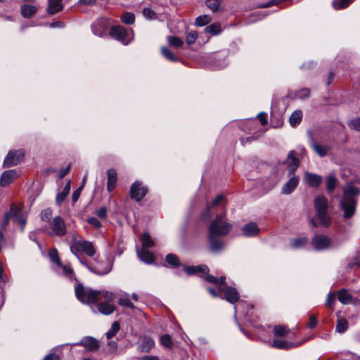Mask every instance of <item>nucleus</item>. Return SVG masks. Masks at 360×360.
<instances>
[{"label": "nucleus", "instance_id": "69168bd1", "mask_svg": "<svg viewBox=\"0 0 360 360\" xmlns=\"http://www.w3.org/2000/svg\"><path fill=\"white\" fill-rule=\"evenodd\" d=\"M11 218V217L10 216V214L6 212L4 215V219L2 221V224H1L2 228H4V229L6 228Z\"/></svg>", "mask_w": 360, "mask_h": 360}, {"label": "nucleus", "instance_id": "052dcab7", "mask_svg": "<svg viewBox=\"0 0 360 360\" xmlns=\"http://www.w3.org/2000/svg\"><path fill=\"white\" fill-rule=\"evenodd\" d=\"M82 189V186H81L79 188H78L76 191H74L72 195V200L73 202H75L77 201L78 198L80 196L81 191Z\"/></svg>", "mask_w": 360, "mask_h": 360}, {"label": "nucleus", "instance_id": "6e6552de", "mask_svg": "<svg viewBox=\"0 0 360 360\" xmlns=\"http://www.w3.org/2000/svg\"><path fill=\"white\" fill-rule=\"evenodd\" d=\"M25 152L22 149L17 150H11L8 153L4 161V166L10 167L17 165L21 162L24 158Z\"/></svg>", "mask_w": 360, "mask_h": 360}, {"label": "nucleus", "instance_id": "680f3d73", "mask_svg": "<svg viewBox=\"0 0 360 360\" xmlns=\"http://www.w3.org/2000/svg\"><path fill=\"white\" fill-rule=\"evenodd\" d=\"M70 170V165H68L67 167L61 168L60 171L58 172V177L60 179H63L65 177V176L69 172Z\"/></svg>", "mask_w": 360, "mask_h": 360}, {"label": "nucleus", "instance_id": "393cba45", "mask_svg": "<svg viewBox=\"0 0 360 360\" xmlns=\"http://www.w3.org/2000/svg\"><path fill=\"white\" fill-rule=\"evenodd\" d=\"M37 8L33 5L24 4L20 7L21 14L25 18H31L37 13Z\"/></svg>", "mask_w": 360, "mask_h": 360}, {"label": "nucleus", "instance_id": "5701e85b", "mask_svg": "<svg viewBox=\"0 0 360 360\" xmlns=\"http://www.w3.org/2000/svg\"><path fill=\"white\" fill-rule=\"evenodd\" d=\"M108 181L107 190L111 192L114 190L117 183V173L113 169L107 171Z\"/></svg>", "mask_w": 360, "mask_h": 360}, {"label": "nucleus", "instance_id": "412c9836", "mask_svg": "<svg viewBox=\"0 0 360 360\" xmlns=\"http://www.w3.org/2000/svg\"><path fill=\"white\" fill-rule=\"evenodd\" d=\"M259 229L255 223L251 222L245 225L242 229V233L245 236L252 237L258 234Z\"/></svg>", "mask_w": 360, "mask_h": 360}, {"label": "nucleus", "instance_id": "bb28decb", "mask_svg": "<svg viewBox=\"0 0 360 360\" xmlns=\"http://www.w3.org/2000/svg\"><path fill=\"white\" fill-rule=\"evenodd\" d=\"M338 179L334 173H330L326 176V189L328 193H332L335 190L338 184Z\"/></svg>", "mask_w": 360, "mask_h": 360}, {"label": "nucleus", "instance_id": "39448f33", "mask_svg": "<svg viewBox=\"0 0 360 360\" xmlns=\"http://www.w3.org/2000/svg\"><path fill=\"white\" fill-rule=\"evenodd\" d=\"M314 205L319 224L323 226H328L330 224V219L327 212L328 206L327 198L321 195L316 196L314 200Z\"/></svg>", "mask_w": 360, "mask_h": 360}, {"label": "nucleus", "instance_id": "4d7b16f0", "mask_svg": "<svg viewBox=\"0 0 360 360\" xmlns=\"http://www.w3.org/2000/svg\"><path fill=\"white\" fill-rule=\"evenodd\" d=\"M41 216L44 221H48L51 219L52 216V210L49 208L45 209L41 212Z\"/></svg>", "mask_w": 360, "mask_h": 360}, {"label": "nucleus", "instance_id": "c85d7f7f", "mask_svg": "<svg viewBox=\"0 0 360 360\" xmlns=\"http://www.w3.org/2000/svg\"><path fill=\"white\" fill-rule=\"evenodd\" d=\"M290 330L285 326L276 325L274 327L273 333L276 338L285 337L288 335Z\"/></svg>", "mask_w": 360, "mask_h": 360}, {"label": "nucleus", "instance_id": "603ef678", "mask_svg": "<svg viewBox=\"0 0 360 360\" xmlns=\"http://www.w3.org/2000/svg\"><path fill=\"white\" fill-rule=\"evenodd\" d=\"M91 271L95 272L98 275H105L109 273L112 269V265L108 262V266L103 269H93L91 268H89Z\"/></svg>", "mask_w": 360, "mask_h": 360}, {"label": "nucleus", "instance_id": "2f4dec72", "mask_svg": "<svg viewBox=\"0 0 360 360\" xmlns=\"http://www.w3.org/2000/svg\"><path fill=\"white\" fill-rule=\"evenodd\" d=\"M92 30L94 34L101 37L105 32V26L101 20L96 21L92 25Z\"/></svg>", "mask_w": 360, "mask_h": 360}, {"label": "nucleus", "instance_id": "de8ad7c7", "mask_svg": "<svg viewBox=\"0 0 360 360\" xmlns=\"http://www.w3.org/2000/svg\"><path fill=\"white\" fill-rule=\"evenodd\" d=\"M307 241V240L304 237L295 238L291 241L290 246L292 248H300L306 244Z\"/></svg>", "mask_w": 360, "mask_h": 360}, {"label": "nucleus", "instance_id": "b1692460", "mask_svg": "<svg viewBox=\"0 0 360 360\" xmlns=\"http://www.w3.org/2000/svg\"><path fill=\"white\" fill-rule=\"evenodd\" d=\"M224 200V196L223 195H219L218 196H217V198L212 202L210 205H207L205 210L203 212L202 214V217L204 219H207L210 217L212 208L219 205Z\"/></svg>", "mask_w": 360, "mask_h": 360}, {"label": "nucleus", "instance_id": "09e8293b", "mask_svg": "<svg viewBox=\"0 0 360 360\" xmlns=\"http://www.w3.org/2000/svg\"><path fill=\"white\" fill-rule=\"evenodd\" d=\"M166 261L168 264L174 266H179L180 265L178 257L174 254H168L166 256Z\"/></svg>", "mask_w": 360, "mask_h": 360}, {"label": "nucleus", "instance_id": "a19ab883", "mask_svg": "<svg viewBox=\"0 0 360 360\" xmlns=\"http://www.w3.org/2000/svg\"><path fill=\"white\" fill-rule=\"evenodd\" d=\"M49 257L52 262L56 266L61 265V262L59 258L58 252L56 248H52L49 252Z\"/></svg>", "mask_w": 360, "mask_h": 360}, {"label": "nucleus", "instance_id": "aec40b11", "mask_svg": "<svg viewBox=\"0 0 360 360\" xmlns=\"http://www.w3.org/2000/svg\"><path fill=\"white\" fill-rule=\"evenodd\" d=\"M136 253H137V255H138L139 258L140 259V260H141L142 262H143L146 264H151L154 261L153 255L150 251H148L147 249L138 248L136 250Z\"/></svg>", "mask_w": 360, "mask_h": 360}, {"label": "nucleus", "instance_id": "49530a36", "mask_svg": "<svg viewBox=\"0 0 360 360\" xmlns=\"http://www.w3.org/2000/svg\"><path fill=\"white\" fill-rule=\"evenodd\" d=\"M122 21L127 25H132L135 20V16L132 13L127 12L121 16Z\"/></svg>", "mask_w": 360, "mask_h": 360}, {"label": "nucleus", "instance_id": "c756f323", "mask_svg": "<svg viewBox=\"0 0 360 360\" xmlns=\"http://www.w3.org/2000/svg\"><path fill=\"white\" fill-rule=\"evenodd\" d=\"M311 147L316 152V153L319 155L320 157H325L326 155H327L328 152L330 149L328 146L319 145L315 141H313L311 143Z\"/></svg>", "mask_w": 360, "mask_h": 360}, {"label": "nucleus", "instance_id": "0eeeda50", "mask_svg": "<svg viewBox=\"0 0 360 360\" xmlns=\"http://www.w3.org/2000/svg\"><path fill=\"white\" fill-rule=\"evenodd\" d=\"M70 251L75 255H77L79 252L82 251L89 257L94 256L96 253L93 243L85 240L73 241L70 245Z\"/></svg>", "mask_w": 360, "mask_h": 360}, {"label": "nucleus", "instance_id": "c03bdc74", "mask_svg": "<svg viewBox=\"0 0 360 360\" xmlns=\"http://www.w3.org/2000/svg\"><path fill=\"white\" fill-rule=\"evenodd\" d=\"M143 15L148 20H155L158 18L157 13L150 8H144L143 9Z\"/></svg>", "mask_w": 360, "mask_h": 360}, {"label": "nucleus", "instance_id": "bf43d9fd", "mask_svg": "<svg viewBox=\"0 0 360 360\" xmlns=\"http://www.w3.org/2000/svg\"><path fill=\"white\" fill-rule=\"evenodd\" d=\"M96 214L101 219H105L107 216V208L105 207H102L96 211Z\"/></svg>", "mask_w": 360, "mask_h": 360}, {"label": "nucleus", "instance_id": "4468645a", "mask_svg": "<svg viewBox=\"0 0 360 360\" xmlns=\"http://www.w3.org/2000/svg\"><path fill=\"white\" fill-rule=\"evenodd\" d=\"M74 345H81L84 347L87 350L94 352L99 347L98 342L92 337H85L79 342L74 344Z\"/></svg>", "mask_w": 360, "mask_h": 360}, {"label": "nucleus", "instance_id": "a211bd4d", "mask_svg": "<svg viewBox=\"0 0 360 360\" xmlns=\"http://www.w3.org/2000/svg\"><path fill=\"white\" fill-rule=\"evenodd\" d=\"M112 300H106L103 297L98 302H101L98 306V311L104 315H110L115 311V306L110 303Z\"/></svg>", "mask_w": 360, "mask_h": 360}, {"label": "nucleus", "instance_id": "72a5a7b5", "mask_svg": "<svg viewBox=\"0 0 360 360\" xmlns=\"http://www.w3.org/2000/svg\"><path fill=\"white\" fill-rule=\"evenodd\" d=\"M302 118V112L301 110H295L294 111L290 118H289V122L290 124L292 127L296 126L297 124H299Z\"/></svg>", "mask_w": 360, "mask_h": 360}, {"label": "nucleus", "instance_id": "7c9ffc66", "mask_svg": "<svg viewBox=\"0 0 360 360\" xmlns=\"http://www.w3.org/2000/svg\"><path fill=\"white\" fill-rule=\"evenodd\" d=\"M222 1L223 0H206L205 4L213 13H217L224 10L221 6Z\"/></svg>", "mask_w": 360, "mask_h": 360}, {"label": "nucleus", "instance_id": "8fccbe9b", "mask_svg": "<svg viewBox=\"0 0 360 360\" xmlns=\"http://www.w3.org/2000/svg\"><path fill=\"white\" fill-rule=\"evenodd\" d=\"M160 342L162 345L167 348H171L173 345L170 335L167 334L160 337Z\"/></svg>", "mask_w": 360, "mask_h": 360}, {"label": "nucleus", "instance_id": "ea45409f", "mask_svg": "<svg viewBox=\"0 0 360 360\" xmlns=\"http://www.w3.org/2000/svg\"><path fill=\"white\" fill-rule=\"evenodd\" d=\"M142 245L144 249H147L153 245L154 243L150 236L148 232H145L142 236Z\"/></svg>", "mask_w": 360, "mask_h": 360}, {"label": "nucleus", "instance_id": "20e7f679", "mask_svg": "<svg viewBox=\"0 0 360 360\" xmlns=\"http://www.w3.org/2000/svg\"><path fill=\"white\" fill-rule=\"evenodd\" d=\"M343 191V198L340 201V207L344 212V218L347 219L355 213L356 205L355 197L360 193V191L354 184H348L344 188Z\"/></svg>", "mask_w": 360, "mask_h": 360}, {"label": "nucleus", "instance_id": "f8f14e48", "mask_svg": "<svg viewBox=\"0 0 360 360\" xmlns=\"http://www.w3.org/2000/svg\"><path fill=\"white\" fill-rule=\"evenodd\" d=\"M50 227L53 232L58 236H62L66 233V226L63 219L60 217H56L50 223Z\"/></svg>", "mask_w": 360, "mask_h": 360}, {"label": "nucleus", "instance_id": "a878e982", "mask_svg": "<svg viewBox=\"0 0 360 360\" xmlns=\"http://www.w3.org/2000/svg\"><path fill=\"white\" fill-rule=\"evenodd\" d=\"M70 181H68L63 191L57 195L56 202L58 205L60 206L63 202L66 197L69 195L70 191Z\"/></svg>", "mask_w": 360, "mask_h": 360}, {"label": "nucleus", "instance_id": "58836bf2", "mask_svg": "<svg viewBox=\"0 0 360 360\" xmlns=\"http://www.w3.org/2000/svg\"><path fill=\"white\" fill-rule=\"evenodd\" d=\"M348 328V322L345 319L338 320L335 330L339 333H342L347 330Z\"/></svg>", "mask_w": 360, "mask_h": 360}, {"label": "nucleus", "instance_id": "c9c22d12", "mask_svg": "<svg viewBox=\"0 0 360 360\" xmlns=\"http://www.w3.org/2000/svg\"><path fill=\"white\" fill-rule=\"evenodd\" d=\"M221 32V25L219 23H213L205 28V32L211 34L212 35H217Z\"/></svg>", "mask_w": 360, "mask_h": 360}, {"label": "nucleus", "instance_id": "79ce46f5", "mask_svg": "<svg viewBox=\"0 0 360 360\" xmlns=\"http://www.w3.org/2000/svg\"><path fill=\"white\" fill-rule=\"evenodd\" d=\"M211 22V18L207 15H200L195 19V25L200 27L205 26Z\"/></svg>", "mask_w": 360, "mask_h": 360}, {"label": "nucleus", "instance_id": "0e129e2a", "mask_svg": "<svg viewBox=\"0 0 360 360\" xmlns=\"http://www.w3.org/2000/svg\"><path fill=\"white\" fill-rule=\"evenodd\" d=\"M257 117L263 126L266 124L267 120H266V114L265 112L259 113Z\"/></svg>", "mask_w": 360, "mask_h": 360}, {"label": "nucleus", "instance_id": "864d4df0", "mask_svg": "<svg viewBox=\"0 0 360 360\" xmlns=\"http://www.w3.org/2000/svg\"><path fill=\"white\" fill-rule=\"evenodd\" d=\"M348 125L352 129L360 131V117L352 120Z\"/></svg>", "mask_w": 360, "mask_h": 360}, {"label": "nucleus", "instance_id": "a18cd8bd", "mask_svg": "<svg viewBox=\"0 0 360 360\" xmlns=\"http://www.w3.org/2000/svg\"><path fill=\"white\" fill-rule=\"evenodd\" d=\"M120 324L117 321H115L111 326V328L106 333V337L108 339L113 338L120 330Z\"/></svg>", "mask_w": 360, "mask_h": 360}, {"label": "nucleus", "instance_id": "e433bc0d", "mask_svg": "<svg viewBox=\"0 0 360 360\" xmlns=\"http://www.w3.org/2000/svg\"><path fill=\"white\" fill-rule=\"evenodd\" d=\"M161 53L162 56L169 61L176 62L178 58L175 56L174 53L168 48L163 46L161 48Z\"/></svg>", "mask_w": 360, "mask_h": 360}, {"label": "nucleus", "instance_id": "4be33fe9", "mask_svg": "<svg viewBox=\"0 0 360 360\" xmlns=\"http://www.w3.org/2000/svg\"><path fill=\"white\" fill-rule=\"evenodd\" d=\"M63 8L62 0H49L47 13L50 15H54L60 11Z\"/></svg>", "mask_w": 360, "mask_h": 360}, {"label": "nucleus", "instance_id": "7ed1b4c3", "mask_svg": "<svg viewBox=\"0 0 360 360\" xmlns=\"http://www.w3.org/2000/svg\"><path fill=\"white\" fill-rule=\"evenodd\" d=\"M77 298L82 303L94 304L103 297L106 300H113L114 295L108 291L94 290L84 288L82 284H77L75 288Z\"/></svg>", "mask_w": 360, "mask_h": 360}, {"label": "nucleus", "instance_id": "5fc2aeb1", "mask_svg": "<svg viewBox=\"0 0 360 360\" xmlns=\"http://www.w3.org/2000/svg\"><path fill=\"white\" fill-rule=\"evenodd\" d=\"M198 37V34L195 31H192L188 33L186 41L188 44H193Z\"/></svg>", "mask_w": 360, "mask_h": 360}, {"label": "nucleus", "instance_id": "ddd939ff", "mask_svg": "<svg viewBox=\"0 0 360 360\" xmlns=\"http://www.w3.org/2000/svg\"><path fill=\"white\" fill-rule=\"evenodd\" d=\"M301 343H294L284 340H280L278 338L274 339L271 343L270 346L273 348L279 349H289L295 348L300 345Z\"/></svg>", "mask_w": 360, "mask_h": 360}, {"label": "nucleus", "instance_id": "cd10ccee", "mask_svg": "<svg viewBox=\"0 0 360 360\" xmlns=\"http://www.w3.org/2000/svg\"><path fill=\"white\" fill-rule=\"evenodd\" d=\"M56 267V271L58 274H63L70 279L73 278L74 272L69 264L63 265L61 263V265H57Z\"/></svg>", "mask_w": 360, "mask_h": 360}, {"label": "nucleus", "instance_id": "4c0bfd02", "mask_svg": "<svg viewBox=\"0 0 360 360\" xmlns=\"http://www.w3.org/2000/svg\"><path fill=\"white\" fill-rule=\"evenodd\" d=\"M354 0H333L332 5L336 10L347 7Z\"/></svg>", "mask_w": 360, "mask_h": 360}, {"label": "nucleus", "instance_id": "37998d69", "mask_svg": "<svg viewBox=\"0 0 360 360\" xmlns=\"http://www.w3.org/2000/svg\"><path fill=\"white\" fill-rule=\"evenodd\" d=\"M167 41L169 45L176 48L181 47L184 44V41L179 37L174 36L167 37Z\"/></svg>", "mask_w": 360, "mask_h": 360}, {"label": "nucleus", "instance_id": "9b49d317", "mask_svg": "<svg viewBox=\"0 0 360 360\" xmlns=\"http://www.w3.org/2000/svg\"><path fill=\"white\" fill-rule=\"evenodd\" d=\"M8 213L10 214V216L15 222L21 226V231H23L26 224V219L23 217L21 207L12 204L10 211Z\"/></svg>", "mask_w": 360, "mask_h": 360}, {"label": "nucleus", "instance_id": "338daca9", "mask_svg": "<svg viewBox=\"0 0 360 360\" xmlns=\"http://www.w3.org/2000/svg\"><path fill=\"white\" fill-rule=\"evenodd\" d=\"M96 3V0H79V4L84 6H94Z\"/></svg>", "mask_w": 360, "mask_h": 360}, {"label": "nucleus", "instance_id": "774afa93", "mask_svg": "<svg viewBox=\"0 0 360 360\" xmlns=\"http://www.w3.org/2000/svg\"><path fill=\"white\" fill-rule=\"evenodd\" d=\"M316 324H317V320H316V317L314 316H310L309 327L311 328H314L316 326Z\"/></svg>", "mask_w": 360, "mask_h": 360}, {"label": "nucleus", "instance_id": "f03ea898", "mask_svg": "<svg viewBox=\"0 0 360 360\" xmlns=\"http://www.w3.org/2000/svg\"><path fill=\"white\" fill-rule=\"evenodd\" d=\"M232 227L226 217V214L217 215L209 226L208 238L210 248L213 251H218L224 248L223 242L219 238L227 235Z\"/></svg>", "mask_w": 360, "mask_h": 360}, {"label": "nucleus", "instance_id": "423d86ee", "mask_svg": "<svg viewBox=\"0 0 360 360\" xmlns=\"http://www.w3.org/2000/svg\"><path fill=\"white\" fill-rule=\"evenodd\" d=\"M110 34L112 37L121 41L124 45L129 44L134 38L131 29L127 31L124 27L120 25L112 27Z\"/></svg>", "mask_w": 360, "mask_h": 360}, {"label": "nucleus", "instance_id": "f704fd0d", "mask_svg": "<svg viewBox=\"0 0 360 360\" xmlns=\"http://www.w3.org/2000/svg\"><path fill=\"white\" fill-rule=\"evenodd\" d=\"M154 345L155 342L152 338H144L141 345V350L145 352H148Z\"/></svg>", "mask_w": 360, "mask_h": 360}, {"label": "nucleus", "instance_id": "6e6d98bb", "mask_svg": "<svg viewBox=\"0 0 360 360\" xmlns=\"http://www.w3.org/2000/svg\"><path fill=\"white\" fill-rule=\"evenodd\" d=\"M87 221L90 225H91L96 229H99L102 226L101 222L96 217H89L87 219Z\"/></svg>", "mask_w": 360, "mask_h": 360}, {"label": "nucleus", "instance_id": "473e14b6", "mask_svg": "<svg viewBox=\"0 0 360 360\" xmlns=\"http://www.w3.org/2000/svg\"><path fill=\"white\" fill-rule=\"evenodd\" d=\"M352 300L351 294L345 289H342L338 292V300L343 304H347Z\"/></svg>", "mask_w": 360, "mask_h": 360}, {"label": "nucleus", "instance_id": "f3484780", "mask_svg": "<svg viewBox=\"0 0 360 360\" xmlns=\"http://www.w3.org/2000/svg\"><path fill=\"white\" fill-rule=\"evenodd\" d=\"M283 185L282 193L288 195L291 193L297 186L299 183V177L295 174Z\"/></svg>", "mask_w": 360, "mask_h": 360}, {"label": "nucleus", "instance_id": "2eb2a0df", "mask_svg": "<svg viewBox=\"0 0 360 360\" xmlns=\"http://www.w3.org/2000/svg\"><path fill=\"white\" fill-rule=\"evenodd\" d=\"M286 164L289 170V174H294L300 165L299 160L295 156L293 150H291L288 154Z\"/></svg>", "mask_w": 360, "mask_h": 360}, {"label": "nucleus", "instance_id": "13d9d810", "mask_svg": "<svg viewBox=\"0 0 360 360\" xmlns=\"http://www.w3.org/2000/svg\"><path fill=\"white\" fill-rule=\"evenodd\" d=\"M309 96V90L308 89H302L297 92L296 96L299 98H305Z\"/></svg>", "mask_w": 360, "mask_h": 360}, {"label": "nucleus", "instance_id": "dca6fc26", "mask_svg": "<svg viewBox=\"0 0 360 360\" xmlns=\"http://www.w3.org/2000/svg\"><path fill=\"white\" fill-rule=\"evenodd\" d=\"M17 177V172L14 169L7 170L3 172L0 178L1 186H7L11 184Z\"/></svg>", "mask_w": 360, "mask_h": 360}, {"label": "nucleus", "instance_id": "6ab92c4d", "mask_svg": "<svg viewBox=\"0 0 360 360\" xmlns=\"http://www.w3.org/2000/svg\"><path fill=\"white\" fill-rule=\"evenodd\" d=\"M304 180L311 187L317 188L320 186L322 177L320 175L310 173L309 172H304Z\"/></svg>", "mask_w": 360, "mask_h": 360}, {"label": "nucleus", "instance_id": "9d476101", "mask_svg": "<svg viewBox=\"0 0 360 360\" xmlns=\"http://www.w3.org/2000/svg\"><path fill=\"white\" fill-rule=\"evenodd\" d=\"M147 191V188L143 186L141 182L136 181L131 186V198L139 202L146 195Z\"/></svg>", "mask_w": 360, "mask_h": 360}, {"label": "nucleus", "instance_id": "3c124183", "mask_svg": "<svg viewBox=\"0 0 360 360\" xmlns=\"http://www.w3.org/2000/svg\"><path fill=\"white\" fill-rule=\"evenodd\" d=\"M119 304L120 305L124 307H128L130 309H134V306L130 301V300L128 297H121L119 300Z\"/></svg>", "mask_w": 360, "mask_h": 360}, {"label": "nucleus", "instance_id": "f257e3e1", "mask_svg": "<svg viewBox=\"0 0 360 360\" xmlns=\"http://www.w3.org/2000/svg\"><path fill=\"white\" fill-rule=\"evenodd\" d=\"M184 270L188 275L197 274L201 277L205 276V280L214 284L218 287L219 290L224 293V298L230 303H234L239 300V295L237 290L232 287L225 286V276H221L219 278L209 275V269L206 265L188 266H184Z\"/></svg>", "mask_w": 360, "mask_h": 360}, {"label": "nucleus", "instance_id": "e2e57ef3", "mask_svg": "<svg viewBox=\"0 0 360 360\" xmlns=\"http://www.w3.org/2000/svg\"><path fill=\"white\" fill-rule=\"evenodd\" d=\"M335 300V295L334 294H328L327 300H326V304L331 307L333 304Z\"/></svg>", "mask_w": 360, "mask_h": 360}, {"label": "nucleus", "instance_id": "1a4fd4ad", "mask_svg": "<svg viewBox=\"0 0 360 360\" xmlns=\"http://www.w3.org/2000/svg\"><path fill=\"white\" fill-rule=\"evenodd\" d=\"M312 245L316 250H323L331 246L332 242L330 238L325 235H315L311 241Z\"/></svg>", "mask_w": 360, "mask_h": 360}]
</instances>
